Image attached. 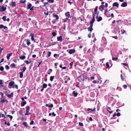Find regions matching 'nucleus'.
Instances as JSON below:
<instances>
[{
    "label": "nucleus",
    "mask_w": 131,
    "mask_h": 131,
    "mask_svg": "<svg viewBox=\"0 0 131 131\" xmlns=\"http://www.w3.org/2000/svg\"><path fill=\"white\" fill-rule=\"evenodd\" d=\"M53 17L54 18H55V19H53L52 21V24H54L59 19V17L58 15L56 14H55L53 13Z\"/></svg>",
    "instance_id": "nucleus-1"
},
{
    "label": "nucleus",
    "mask_w": 131,
    "mask_h": 131,
    "mask_svg": "<svg viewBox=\"0 0 131 131\" xmlns=\"http://www.w3.org/2000/svg\"><path fill=\"white\" fill-rule=\"evenodd\" d=\"M58 82L59 83L58 80L55 81H54V84L55 85L57 86V88H58L59 87V88L60 87L61 84L60 83H58Z\"/></svg>",
    "instance_id": "nucleus-2"
},
{
    "label": "nucleus",
    "mask_w": 131,
    "mask_h": 131,
    "mask_svg": "<svg viewBox=\"0 0 131 131\" xmlns=\"http://www.w3.org/2000/svg\"><path fill=\"white\" fill-rule=\"evenodd\" d=\"M0 99L1 100L0 102L2 103H3L4 102H6V104H7L8 102V100L5 99L4 98H1Z\"/></svg>",
    "instance_id": "nucleus-3"
},
{
    "label": "nucleus",
    "mask_w": 131,
    "mask_h": 131,
    "mask_svg": "<svg viewBox=\"0 0 131 131\" xmlns=\"http://www.w3.org/2000/svg\"><path fill=\"white\" fill-rule=\"evenodd\" d=\"M78 78L79 81L81 82L84 81L85 79V78H84L83 75H82L78 77Z\"/></svg>",
    "instance_id": "nucleus-4"
},
{
    "label": "nucleus",
    "mask_w": 131,
    "mask_h": 131,
    "mask_svg": "<svg viewBox=\"0 0 131 131\" xmlns=\"http://www.w3.org/2000/svg\"><path fill=\"white\" fill-rule=\"evenodd\" d=\"M6 7H5L4 6H0V11L3 12L5 11L6 9Z\"/></svg>",
    "instance_id": "nucleus-5"
},
{
    "label": "nucleus",
    "mask_w": 131,
    "mask_h": 131,
    "mask_svg": "<svg viewBox=\"0 0 131 131\" xmlns=\"http://www.w3.org/2000/svg\"><path fill=\"white\" fill-rule=\"evenodd\" d=\"M105 6L104 5H100L99 7V9L102 12L104 10Z\"/></svg>",
    "instance_id": "nucleus-6"
},
{
    "label": "nucleus",
    "mask_w": 131,
    "mask_h": 131,
    "mask_svg": "<svg viewBox=\"0 0 131 131\" xmlns=\"http://www.w3.org/2000/svg\"><path fill=\"white\" fill-rule=\"evenodd\" d=\"M76 51L75 49H71L70 50L69 53L70 54H72L75 53Z\"/></svg>",
    "instance_id": "nucleus-7"
},
{
    "label": "nucleus",
    "mask_w": 131,
    "mask_h": 131,
    "mask_svg": "<svg viewBox=\"0 0 131 131\" xmlns=\"http://www.w3.org/2000/svg\"><path fill=\"white\" fill-rule=\"evenodd\" d=\"M127 5V3L126 2H124L121 5V6L123 7H125Z\"/></svg>",
    "instance_id": "nucleus-8"
},
{
    "label": "nucleus",
    "mask_w": 131,
    "mask_h": 131,
    "mask_svg": "<svg viewBox=\"0 0 131 131\" xmlns=\"http://www.w3.org/2000/svg\"><path fill=\"white\" fill-rule=\"evenodd\" d=\"M70 12H66L65 13V15L66 17H70V18L71 17V16L70 17V15L69 14Z\"/></svg>",
    "instance_id": "nucleus-9"
},
{
    "label": "nucleus",
    "mask_w": 131,
    "mask_h": 131,
    "mask_svg": "<svg viewBox=\"0 0 131 131\" xmlns=\"http://www.w3.org/2000/svg\"><path fill=\"white\" fill-rule=\"evenodd\" d=\"M78 94L77 92H75V91H73L72 92V94L74 97H76L77 96Z\"/></svg>",
    "instance_id": "nucleus-10"
},
{
    "label": "nucleus",
    "mask_w": 131,
    "mask_h": 131,
    "mask_svg": "<svg viewBox=\"0 0 131 131\" xmlns=\"http://www.w3.org/2000/svg\"><path fill=\"white\" fill-rule=\"evenodd\" d=\"M113 6H116L118 7L119 6V4L117 2H115L113 4Z\"/></svg>",
    "instance_id": "nucleus-11"
},
{
    "label": "nucleus",
    "mask_w": 131,
    "mask_h": 131,
    "mask_svg": "<svg viewBox=\"0 0 131 131\" xmlns=\"http://www.w3.org/2000/svg\"><path fill=\"white\" fill-rule=\"evenodd\" d=\"M12 53H9L7 54V56H6L7 59L8 60L9 59H10L9 57H10L11 56H12Z\"/></svg>",
    "instance_id": "nucleus-12"
},
{
    "label": "nucleus",
    "mask_w": 131,
    "mask_h": 131,
    "mask_svg": "<svg viewBox=\"0 0 131 131\" xmlns=\"http://www.w3.org/2000/svg\"><path fill=\"white\" fill-rule=\"evenodd\" d=\"M96 109V108L94 107L93 109H92L90 108H88L87 109V111H90L91 110V111H94Z\"/></svg>",
    "instance_id": "nucleus-13"
},
{
    "label": "nucleus",
    "mask_w": 131,
    "mask_h": 131,
    "mask_svg": "<svg viewBox=\"0 0 131 131\" xmlns=\"http://www.w3.org/2000/svg\"><path fill=\"white\" fill-rule=\"evenodd\" d=\"M93 26L90 25V26L88 28L89 31L91 32L93 30L92 26Z\"/></svg>",
    "instance_id": "nucleus-14"
},
{
    "label": "nucleus",
    "mask_w": 131,
    "mask_h": 131,
    "mask_svg": "<svg viewBox=\"0 0 131 131\" xmlns=\"http://www.w3.org/2000/svg\"><path fill=\"white\" fill-rule=\"evenodd\" d=\"M58 41H61L62 40V37L61 36H59L57 38Z\"/></svg>",
    "instance_id": "nucleus-15"
},
{
    "label": "nucleus",
    "mask_w": 131,
    "mask_h": 131,
    "mask_svg": "<svg viewBox=\"0 0 131 131\" xmlns=\"http://www.w3.org/2000/svg\"><path fill=\"white\" fill-rule=\"evenodd\" d=\"M30 40L28 39H27L26 41V42L27 43V45L28 46H29L30 44Z\"/></svg>",
    "instance_id": "nucleus-16"
},
{
    "label": "nucleus",
    "mask_w": 131,
    "mask_h": 131,
    "mask_svg": "<svg viewBox=\"0 0 131 131\" xmlns=\"http://www.w3.org/2000/svg\"><path fill=\"white\" fill-rule=\"evenodd\" d=\"M14 82L12 81L9 83V85L10 86H12L14 85Z\"/></svg>",
    "instance_id": "nucleus-17"
},
{
    "label": "nucleus",
    "mask_w": 131,
    "mask_h": 131,
    "mask_svg": "<svg viewBox=\"0 0 131 131\" xmlns=\"http://www.w3.org/2000/svg\"><path fill=\"white\" fill-rule=\"evenodd\" d=\"M30 36H31V39L32 41H34V34L32 33H31V35Z\"/></svg>",
    "instance_id": "nucleus-18"
},
{
    "label": "nucleus",
    "mask_w": 131,
    "mask_h": 131,
    "mask_svg": "<svg viewBox=\"0 0 131 131\" xmlns=\"http://www.w3.org/2000/svg\"><path fill=\"white\" fill-rule=\"evenodd\" d=\"M26 67H24L22 69H21V70L22 71L21 72H22L23 73L26 70Z\"/></svg>",
    "instance_id": "nucleus-19"
},
{
    "label": "nucleus",
    "mask_w": 131,
    "mask_h": 131,
    "mask_svg": "<svg viewBox=\"0 0 131 131\" xmlns=\"http://www.w3.org/2000/svg\"><path fill=\"white\" fill-rule=\"evenodd\" d=\"M102 17L101 16H100L98 18V19H97V21L99 22V21H101V20H102Z\"/></svg>",
    "instance_id": "nucleus-20"
},
{
    "label": "nucleus",
    "mask_w": 131,
    "mask_h": 131,
    "mask_svg": "<svg viewBox=\"0 0 131 131\" xmlns=\"http://www.w3.org/2000/svg\"><path fill=\"white\" fill-rule=\"evenodd\" d=\"M23 124L24 125V126L26 127H28V126L27 123L26 122H23Z\"/></svg>",
    "instance_id": "nucleus-21"
},
{
    "label": "nucleus",
    "mask_w": 131,
    "mask_h": 131,
    "mask_svg": "<svg viewBox=\"0 0 131 131\" xmlns=\"http://www.w3.org/2000/svg\"><path fill=\"white\" fill-rule=\"evenodd\" d=\"M32 5L31 4H29L27 5V9H30Z\"/></svg>",
    "instance_id": "nucleus-22"
},
{
    "label": "nucleus",
    "mask_w": 131,
    "mask_h": 131,
    "mask_svg": "<svg viewBox=\"0 0 131 131\" xmlns=\"http://www.w3.org/2000/svg\"><path fill=\"white\" fill-rule=\"evenodd\" d=\"M13 94L12 93H11L10 94L7 95V96L10 98H11L13 96Z\"/></svg>",
    "instance_id": "nucleus-23"
},
{
    "label": "nucleus",
    "mask_w": 131,
    "mask_h": 131,
    "mask_svg": "<svg viewBox=\"0 0 131 131\" xmlns=\"http://www.w3.org/2000/svg\"><path fill=\"white\" fill-rule=\"evenodd\" d=\"M19 74H20L19 77L21 78H22L23 76V73L22 72H20L19 73Z\"/></svg>",
    "instance_id": "nucleus-24"
},
{
    "label": "nucleus",
    "mask_w": 131,
    "mask_h": 131,
    "mask_svg": "<svg viewBox=\"0 0 131 131\" xmlns=\"http://www.w3.org/2000/svg\"><path fill=\"white\" fill-rule=\"evenodd\" d=\"M19 57L20 59L22 60H24L26 58V57L24 56H20Z\"/></svg>",
    "instance_id": "nucleus-25"
},
{
    "label": "nucleus",
    "mask_w": 131,
    "mask_h": 131,
    "mask_svg": "<svg viewBox=\"0 0 131 131\" xmlns=\"http://www.w3.org/2000/svg\"><path fill=\"white\" fill-rule=\"evenodd\" d=\"M10 66L12 68L14 67V68H15L16 67V64L14 63L12 64Z\"/></svg>",
    "instance_id": "nucleus-26"
},
{
    "label": "nucleus",
    "mask_w": 131,
    "mask_h": 131,
    "mask_svg": "<svg viewBox=\"0 0 131 131\" xmlns=\"http://www.w3.org/2000/svg\"><path fill=\"white\" fill-rule=\"evenodd\" d=\"M26 111H29L30 110V107H29L28 106H27L26 107Z\"/></svg>",
    "instance_id": "nucleus-27"
},
{
    "label": "nucleus",
    "mask_w": 131,
    "mask_h": 131,
    "mask_svg": "<svg viewBox=\"0 0 131 131\" xmlns=\"http://www.w3.org/2000/svg\"><path fill=\"white\" fill-rule=\"evenodd\" d=\"M6 16H4L2 17V19L4 21H6Z\"/></svg>",
    "instance_id": "nucleus-28"
},
{
    "label": "nucleus",
    "mask_w": 131,
    "mask_h": 131,
    "mask_svg": "<svg viewBox=\"0 0 131 131\" xmlns=\"http://www.w3.org/2000/svg\"><path fill=\"white\" fill-rule=\"evenodd\" d=\"M54 76H51L50 78V80L51 81H53V80L54 79Z\"/></svg>",
    "instance_id": "nucleus-29"
},
{
    "label": "nucleus",
    "mask_w": 131,
    "mask_h": 131,
    "mask_svg": "<svg viewBox=\"0 0 131 131\" xmlns=\"http://www.w3.org/2000/svg\"><path fill=\"white\" fill-rule=\"evenodd\" d=\"M47 85L46 83H44L43 84V88H46L47 87Z\"/></svg>",
    "instance_id": "nucleus-30"
},
{
    "label": "nucleus",
    "mask_w": 131,
    "mask_h": 131,
    "mask_svg": "<svg viewBox=\"0 0 131 131\" xmlns=\"http://www.w3.org/2000/svg\"><path fill=\"white\" fill-rule=\"evenodd\" d=\"M26 104V101H24L22 102L21 105L22 106H24Z\"/></svg>",
    "instance_id": "nucleus-31"
},
{
    "label": "nucleus",
    "mask_w": 131,
    "mask_h": 131,
    "mask_svg": "<svg viewBox=\"0 0 131 131\" xmlns=\"http://www.w3.org/2000/svg\"><path fill=\"white\" fill-rule=\"evenodd\" d=\"M11 5L12 6L14 7L16 6V3L15 2H13L12 4Z\"/></svg>",
    "instance_id": "nucleus-32"
},
{
    "label": "nucleus",
    "mask_w": 131,
    "mask_h": 131,
    "mask_svg": "<svg viewBox=\"0 0 131 131\" xmlns=\"http://www.w3.org/2000/svg\"><path fill=\"white\" fill-rule=\"evenodd\" d=\"M26 2V0H25L24 1H23L22 0H20L19 2L20 3H25Z\"/></svg>",
    "instance_id": "nucleus-33"
},
{
    "label": "nucleus",
    "mask_w": 131,
    "mask_h": 131,
    "mask_svg": "<svg viewBox=\"0 0 131 131\" xmlns=\"http://www.w3.org/2000/svg\"><path fill=\"white\" fill-rule=\"evenodd\" d=\"M121 79H122V80L123 81H124V77L123 76L122 74H121Z\"/></svg>",
    "instance_id": "nucleus-34"
},
{
    "label": "nucleus",
    "mask_w": 131,
    "mask_h": 131,
    "mask_svg": "<svg viewBox=\"0 0 131 131\" xmlns=\"http://www.w3.org/2000/svg\"><path fill=\"white\" fill-rule=\"evenodd\" d=\"M118 58L117 57H113L112 58V59L113 60L116 61L117 60Z\"/></svg>",
    "instance_id": "nucleus-35"
},
{
    "label": "nucleus",
    "mask_w": 131,
    "mask_h": 131,
    "mask_svg": "<svg viewBox=\"0 0 131 131\" xmlns=\"http://www.w3.org/2000/svg\"><path fill=\"white\" fill-rule=\"evenodd\" d=\"M26 113L25 114V115H28L31 114V113L29 112L28 111H26Z\"/></svg>",
    "instance_id": "nucleus-36"
},
{
    "label": "nucleus",
    "mask_w": 131,
    "mask_h": 131,
    "mask_svg": "<svg viewBox=\"0 0 131 131\" xmlns=\"http://www.w3.org/2000/svg\"><path fill=\"white\" fill-rule=\"evenodd\" d=\"M106 68H107L109 67V65L108 64V62H106Z\"/></svg>",
    "instance_id": "nucleus-37"
},
{
    "label": "nucleus",
    "mask_w": 131,
    "mask_h": 131,
    "mask_svg": "<svg viewBox=\"0 0 131 131\" xmlns=\"http://www.w3.org/2000/svg\"><path fill=\"white\" fill-rule=\"evenodd\" d=\"M0 70L1 71H3L4 70V68L3 67L1 66L0 67Z\"/></svg>",
    "instance_id": "nucleus-38"
},
{
    "label": "nucleus",
    "mask_w": 131,
    "mask_h": 131,
    "mask_svg": "<svg viewBox=\"0 0 131 131\" xmlns=\"http://www.w3.org/2000/svg\"><path fill=\"white\" fill-rule=\"evenodd\" d=\"M97 8H98V6H96V7L94 9V11L95 12H96L97 11Z\"/></svg>",
    "instance_id": "nucleus-39"
},
{
    "label": "nucleus",
    "mask_w": 131,
    "mask_h": 131,
    "mask_svg": "<svg viewBox=\"0 0 131 131\" xmlns=\"http://www.w3.org/2000/svg\"><path fill=\"white\" fill-rule=\"evenodd\" d=\"M97 12H95V13H94L93 12V14H92V18H95V14H96Z\"/></svg>",
    "instance_id": "nucleus-40"
},
{
    "label": "nucleus",
    "mask_w": 131,
    "mask_h": 131,
    "mask_svg": "<svg viewBox=\"0 0 131 131\" xmlns=\"http://www.w3.org/2000/svg\"><path fill=\"white\" fill-rule=\"evenodd\" d=\"M79 125L81 126H83V125L82 123L81 122H80L79 123Z\"/></svg>",
    "instance_id": "nucleus-41"
},
{
    "label": "nucleus",
    "mask_w": 131,
    "mask_h": 131,
    "mask_svg": "<svg viewBox=\"0 0 131 131\" xmlns=\"http://www.w3.org/2000/svg\"><path fill=\"white\" fill-rule=\"evenodd\" d=\"M3 28L4 29H5L6 31H5V32H6V30H7V27H6V26H4V27H3Z\"/></svg>",
    "instance_id": "nucleus-42"
},
{
    "label": "nucleus",
    "mask_w": 131,
    "mask_h": 131,
    "mask_svg": "<svg viewBox=\"0 0 131 131\" xmlns=\"http://www.w3.org/2000/svg\"><path fill=\"white\" fill-rule=\"evenodd\" d=\"M49 3H53L54 2L53 0H48Z\"/></svg>",
    "instance_id": "nucleus-43"
},
{
    "label": "nucleus",
    "mask_w": 131,
    "mask_h": 131,
    "mask_svg": "<svg viewBox=\"0 0 131 131\" xmlns=\"http://www.w3.org/2000/svg\"><path fill=\"white\" fill-rule=\"evenodd\" d=\"M5 68L7 69H9V67L7 65H6L5 66Z\"/></svg>",
    "instance_id": "nucleus-44"
},
{
    "label": "nucleus",
    "mask_w": 131,
    "mask_h": 131,
    "mask_svg": "<svg viewBox=\"0 0 131 131\" xmlns=\"http://www.w3.org/2000/svg\"><path fill=\"white\" fill-rule=\"evenodd\" d=\"M37 43L38 46H39L41 45V43L39 41H37Z\"/></svg>",
    "instance_id": "nucleus-45"
},
{
    "label": "nucleus",
    "mask_w": 131,
    "mask_h": 131,
    "mask_svg": "<svg viewBox=\"0 0 131 131\" xmlns=\"http://www.w3.org/2000/svg\"><path fill=\"white\" fill-rule=\"evenodd\" d=\"M123 87L124 89H126L127 88V86L125 84L123 85Z\"/></svg>",
    "instance_id": "nucleus-46"
},
{
    "label": "nucleus",
    "mask_w": 131,
    "mask_h": 131,
    "mask_svg": "<svg viewBox=\"0 0 131 131\" xmlns=\"http://www.w3.org/2000/svg\"><path fill=\"white\" fill-rule=\"evenodd\" d=\"M7 116L9 117L11 119H12L13 118V117L12 116H11L9 115H7Z\"/></svg>",
    "instance_id": "nucleus-47"
},
{
    "label": "nucleus",
    "mask_w": 131,
    "mask_h": 131,
    "mask_svg": "<svg viewBox=\"0 0 131 131\" xmlns=\"http://www.w3.org/2000/svg\"><path fill=\"white\" fill-rule=\"evenodd\" d=\"M94 22L92 21H91L90 22V25L93 26V24Z\"/></svg>",
    "instance_id": "nucleus-48"
},
{
    "label": "nucleus",
    "mask_w": 131,
    "mask_h": 131,
    "mask_svg": "<svg viewBox=\"0 0 131 131\" xmlns=\"http://www.w3.org/2000/svg\"><path fill=\"white\" fill-rule=\"evenodd\" d=\"M0 95H2L1 98H4V97L3 96V93L1 92H0Z\"/></svg>",
    "instance_id": "nucleus-49"
},
{
    "label": "nucleus",
    "mask_w": 131,
    "mask_h": 131,
    "mask_svg": "<svg viewBox=\"0 0 131 131\" xmlns=\"http://www.w3.org/2000/svg\"><path fill=\"white\" fill-rule=\"evenodd\" d=\"M48 53H49V54H48V57H49L51 56V52H50V51H49L48 52Z\"/></svg>",
    "instance_id": "nucleus-50"
},
{
    "label": "nucleus",
    "mask_w": 131,
    "mask_h": 131,
    "mask_svg": "<svg viewBox=\"0 0 131 131\" xmlns=\"http://www.w3.org/2000/svg\"><path fill=\"white\" fill-rule=\"evenodd\" d=\"M25 62L27 64H28L29 63V62L27 60H26L25 61Z\"/></svg>",
    "instance_id": "nucleus-51"
},
{
    "label": "nucleus",
    "mask_w": 131,
    "mask_h": 131,
    "mask_svg": "<svg viewBox=\"0 0 131 131\" xmlns=\"http://www.w3.org/2000/svg\"><path fill=\"white\" fill-rule=\"evenodd\" d=\"M34 123V121H31L30 123V125H32Z\"/></svg>",
    "instance_id": "nucleus-52"
},
{
    "label": "nucleus",
    "mask_w": 131,
    "mask_h": 131,
    "mask_svg": "<svg viewBox=\"0 0 131 131\" xmlns=\"http://www.w3.org/2000/svg\"><path fill=\"white\" fill-rule=\"evenodd\" d=\"M53 56L54 57H56V56H57V57H59V55H58L57 54H54V55H53Z\"/></svg>",
    "instance_id": "nucleus-53"
},
{
    "label": "nucleus",
    "mask_w": 131,
    "mask_h": 131,
    "mask_svg": "<svg viewBox=\"0 0 131 131\" xmlns=\"http://www.w3.org/2000/svg\"><path fill=\"white\" fill-rule=\"evenodd\" d=\"M116 115L117 116H119L121 115V114L119 113H118Z\"/></svg>",
    "instance_id": "nucleus-54"
},
{
    "label": "nucleus",
    "mask_w": 131,
    "mask_h": 131,
    "mask_svg": "<svg viewBox=\"0 0 131 131\" xmlns=\"http://www.w3.org/2000/svg\"><path fill=\"white\" fill-rule=\"evenodd\" d=\"M44 14L45 15H48L49 14V13L48 12H44Z\"/></svg>",
    "instance_id": "nucleus-55"
},
{
    "label": "nucleus",
    "mask_w": 131,
    "mask_h": 131,
    "mask_svg": "<svg viewBox=\"0 0 131 131\" xmlns=\"http://www.w3.org/2000/svg\"><path fill=\"white\" fill-rule=\"evenodd\" d=\"M107 110L109 113L110 114H111L113 112V111H109V110L108 109H107Z\"/></svg>",
    "instance_id": "nucleus-56"
},
{
    "label": "nucleus",
    "mask_w": 131,
    "mask_h": 131,
    "mask_svg": "<svg viewBox=\"0 0 131 131\" xmlns=\"http://www.w3.org/2000/svg\"><path fill=\"white\" fill-rule=\"evenodd\" d=\"M108 6V3H105V7L106 8Z\"/></svg>",
    "instance_id": "nucleus-57"
},
{
    "label": "nucleus",
    "mask_w": 131,
    "mask_h": 131,
    "mask_svg": "<svg viewBox=\"0 0 131 131\" xmlns=\"http://www.w3.org/2000/svg\"><path fill=\"white\" fill-rule=\"evenodd\" d=\"M123 65H124L125 66H128L127 64L126 63H123Z\"/></svg>",
    "instance_id": "nucleus-58"
},
{
    "label": "nucleus",
    "mask_w": 131,
    "mask_h": 131,
    "mask_svg": "<svg viewBox=\"0 0 131 131\" xmlns=\"http://www.w3.org/2000/svg\"><path fill=\"white\" fill-rule=\"evenodd\" d=\"M3 84L2 81V80H0V84L1 85H2Z\"/></svg>",
    "instance_id": "nucleus-59"
},
{
    "label": "nucleus",
    "mask_w": 131,
    "mask_h": 131,
    "mask_svg": "<svg viewBox=\"0 0 131 131\" xmlns=\"http://www.w3.org/2000/svg\"><path fill=\"white\" fill-rule=\"evenodd\" d=\"M48 2H44V6L46 5H48Z\"/></svg>",
    "instance_id": "nucleus-60"
},
{
    "label": "nucleus",
    "mask_w": 131,
    "mask_h": 131,
    "mask_svg": "<svg viewBox=\"0 0 131 131\" xmlns=\"http://www.w3.org/2000/svg\"><path fill=\"white\" fill-rule=\"evenodd\" d=\"M91 20L94 22L95 21V18H92V19Z\"/></svg>",
    "instance_id": "nucleus-61"
},
{
    "label": "nucleus",
    "mask_w": 131,
    "mask_h": 131,
    "mask_svg": "<svg viewBox=\"0 0 131 131\" xmlns=\"http://www.w3.org/2000/svg\"><path fill=\"white\" fill-rule=\"evenodd\" d=\"M3 27H4V26L3 25H0V28H3Z\"/></svg>",
    "instance_id": "nucleus-62"
},
{
    "label": "nucleus",
    "mask_w": 131,
    "mask_h": 131,
    "mask_svg": "<svg viewBox=\"0 0 131 131\" xmlns=\"http://www.w3.org/2000/svg\"><path fill=\"white\" fill-rule=\"evenodd\" d=\"M33 8V6L32 7L30 8V10H34V9Z\"/></svg>",
    "instance_id": "nucleus-63"
},
{
    "label": "nucleus",
    "mask_w": 131,
    "mask_h": 131,
    "mask_svg": "<svg viewBox=\"0 0 131 131\" xmlns=\"http://www.w3.org/2000/svg\"><path fill=\"white\" fill-rule=\"evenodd\" d=\"M36 56L35 54H34L32 56V57L33 58H35L36 57Z\"/></svg>",
    "instance_id": "nucleus-64"
}]
</instances>
